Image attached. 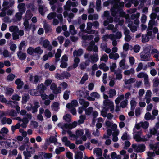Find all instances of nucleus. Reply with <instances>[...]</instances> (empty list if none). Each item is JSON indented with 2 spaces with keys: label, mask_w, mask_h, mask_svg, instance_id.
<instances>
[{
  "label": "nucleus",
  "mask_w": 159,
  "mask_h": 159,
  "mask_svg": "<svg viewBox=\"0 0 159 159\" xmlns=\"http://www.w3.org/2000/svg\"><path fill=\"white\" fill-rule=\"evenodd\" d=\"M131 145L130 142L128 140H126L125 142V146L124 148L125 149H127Z\"/></svg>",
  "instance_id": "603ef678"
},
{
  "label": "nucleus",
  "mask_w": 159,
  "mask_h": 159,
  "mask_svg": "<svg viewBox=\"0 0 159 159\" xmlns=\"http://www.w3.org/2000/svg\"><path fill=\"white\" fill-rule=\"evenodd\" d=\"M59 43L60 44H62L64 41V38L63 36H59L57 38Z\"/></svg>",
  "instance_id": "774afa93"
},
{
  "label": "nucleus",
  "mask_w": 159,
  "mask_h": 159,
  "mask_svg": "<svg viewBox=\"0 0 159 159\" xmlns=\"http://www.w3.org/2000/svg\"><path fill=\"white\" fill-rule=\"evenodd\" d=\"M55 77L59 80H62L64 79V76L61 75V73L60 74L57 73L55 75Z\"/></svg>",
  "instance_id": "052dcab7"
},
{
  "label": "nucleus",
  "mask_w": 159,
  "mask_h": 159,
  "mask_svg": "<svg viewBox=\"0 0 159 159\" xmlns=\"http://www.w3.org/2000/svg\"><path fill=\"white\" fill-rule=\"evenodd\" d=\"M15 77L14 74L12 73L9 74L7 76V80L8 81H12Z\"/></svg>",
  "instance_id": "393cba45"
},
{
  "label": "nucleus",
  "mask_w": 159,
  "mask_h": 159,
  "mask_svg": "<svg viewBox=\"0 0 159 159\" xmlns=\"http://www.w3.org/2000/svg\"><path fill=\"white\" fill-rule=\"evenodd\" d=\"M83 155L82 152H80L75 156V159H82L83 157Z\"/></svg>",
  "instance_id": "473e14b6"
},
{
  "label": "nucleus",
  "mask_w": 159,
  "mask_h": 159,
  "mask_svg": "<svg viewBox=\"0 0 159 159\" xmlns=\"http://www.w3.org/2000/svg\"><path fill=\"white\" fill-rule=\"evenodd\" d=\"M15 83L17 85L16 88L18 90L21 89L24 84V82L20 78L16 79L15 81Z\"/></svg>",
  "instance_id": "20e7f679"
},
{
  "label": "nucleus",
  "mask_w": 159,
  "mask_h": 159,
  "mask_svg": "<svg viewBox=\"0 0 159 159\" xmlns=\"http://www.w3.org/2000/svg\"><path fill=\"white\" fill-rule=\"evenodd\" d=\"M136 80L135 78H130L129 80H126L125 81V84H130L134 83Z\"/></svg>",
  "instance_id": "5701e85b"
},
{
  "label": "nucleus",
  "mask_w": 159,
  "mask_h": 159,
  "mask_svg": "<svg viewBox=\"0 0 159 159\" xmlns=\"http://www.w3.org/2000/svg\"><path fill=\"white\" fill-rule=\"evenodd\" d=\"M93 109L92 107H89L86 109L85 111V114L88 116L91 115L93 111Z\"/></svg>",
  "instance_id": "cd10ccee"
},
{
  "label": "nucleus",
  "mask_w": 159,
  "mask_h": 159,
  "mask_svg": "<svg viewBox=\"0 0 159 159\" xmlns=\"http://www.w3.org/2000/svg\"><path fill=\"white\" fill-rule=\"evenodd\" d=\"M128 104V100L127 99L122 101L120 104V106L122 108H125L126 107Z\"/></svg>",
  "instance_id": "7c9ffc66"
},
{
  "label": "nucleus",
  "mask_w": 159,
  "mask_h": 159,
  "mask_svg": "<svg viewBox=\"0 0 159 159\" xmlns=\"http://www.w3.org/2000/svg\"><path fill=\"white\" fill-rule=\"evenodd\" d=\"M89 45L93 47V51L95 52H98V48L97 46L95 45V43L92 40L90 42Z\"/></svg>",
  "instance_id": "dca6fc26"
},
{
  "label": "nucleus",
  "mask_w": 159,
  "mask_h": 159,
  "mask_svg": "<svg viewBox=\"0 0 159 159\" xmlns=\"http://www.w3.org/2000/svg\"><path fill=\"white\" fill-rule=\"evenodd\" d=\"M108 60V57L107 55L105 54L104 55L102 56L101 58L100 59V60L101 61H103L105 62H106Z\"/></svg>",
  "instance_id": "6e6d98bb"
},
{
  "label": "nucleus",
  "mask_w": 159,
  "mask_h": 159,
  "mask_svg": "<svg viewBox=\"0 0 159 159\" xmlns=\"http://www.w3.org/2000/svg\"><path fill=\"white\" fill-rule=\"evenodd\" d=\"M90 95L93 98H100V95L97 92H93L91 93Z\"/></svg>",
  "instance_id": "c9c22d12"
},
{
  "label": "nucleus",
  "mask_w": 159,
  "mask_h": 159,
  "mask_svg": "<svg viewBox=\"0 0 159 159\" xmlns=\"http://www.w3.org/2000/svg\"><path fill=\"white\" fill-rule=\"evenodd\" d=\"M62 142L65 143V145L67 147H69L71 144L70 142L68 140L67 137L66 136H64L62 138Z\"/></svg>",
  "instance_id": "9d476101"
},
{
  "label": "nucleus",
  "mask_w": 159,
  "mask_h": 159,
  "mask_svg": "<svg viewBox=\"0 0 159 159\" xmlns=\"http://www.w3.org/2000/svg\"><path fill=\"white\" fill-rule=\"evenodd\" d=\"M148 75L146 73L143 72H140L137 75V77L139 78H141L143 77L145 78V77H147Z\"/></svg>",
  "instance_id": "49530a36"
},
{
  "label": "nucleus",
  "mask_w": 159,
  "mask_h": 159,
  "mask_svg": "<svg viewBox=\"0 0 159 159\" xmlns=\"http://www.w3.org/2000/svg\"><path fill=\"white\" fill-rule=\"evenodd\" d=\"M112 38L113 39H120L122 36L121 33L120 32L117 31L115 35L113 34L111 35Z\"/></svg>",
  "instance_id": "412c9836"
},
{
  "label": "nucleus",
  "mask_w": 159,
  "mask_h": 159,
  "mask_svg": "<svg viewBox=\"0 0 159 159\" xmlns=\"http://www.w3.org/2000/svg\"><path fill=\"white\" fill-rule=\"evenodd\" d=\"M128 137H129V136L128 135L127 132H125L123 135L121 137V139L123 140H126L127 139H129Z\"/></svg>",
  "instance_id": "a18cd8bd"
},
{
  "label": "nucleus",
  "mask_w": 159,
  "mask_h": 159,
  "mask_svg": "<svg viewBox=\"0 0 159 159\" xmlns=\"http://www.w3.org/2000/svg\"><path fill=\"white\" fill-rule=\"evenodd\" d=\"M8 115L12 116H16L17 115V113L16 111L12 109L8 113Z\"/></svg>",
  "instance_id": "ea45409f"
},
{
  "label": "nucleus",
  "mask_w": 159,
  "mask_h": 159,
  "mask_svg": "<svg viewBox=\"0 0 159 159\" xmlns=\"http://www.w3.org/2000/svg\"><path fill=\"white\" fill-rule=\"evenodd\" d=\"M20 97L17 94H15L12 95L11 99L14 100L18 101L20 100Z\"/></svg>",
  "instance_id": "e433bc0d"
},
{
  "label": "nucleus",
  "mask_w": 159,
  "mask_h": 159,
  "mask_svg": "<svg viewBox=\"0 0 159 159\" xmlns=\"http://www.w3.org/2000/svg\"><path fill=\"white\" fill-rule=\"evenodd\" d=\"M153 87H157L159 84V80L158 78H155L153 80Z\"/></svg>",
  "instance_id": "bb28decb"
},
{
  "label": "nucleus",
  "mask_w": 159,
  "mask_h": 159,
  "mask_svg": "<svg viewBox=\"0 0 159 159\" xmlns=\"http://www.w3.org/2000/svg\"><path fill=\"white\" fill-rule=\"evenodd\" d=\"M9 31L11 32H17L19 31V28L17 26H11L10 27Z\"/></svg>",
  "instance_id": "4be33fe9"
},
{
  "label": "nucleus",
  "mask_w": 159,
  "mask_h": 159,
  "mask_svg": "<svg viewBox=\"0 0 159 159\" xmlns=\"http://www.w3.org/2000/svg\"><path fill=\"white\" fill-rule=\"evenodd\" d=\"M116 68V63H113L112 66H110V70L111 72H114L116 74V71L115 70V69Z\"/></svg>",
  "instance_id": "2f4dec72"
},
{
  "label": "nucleus",
  "mask_w": 159,
  "mask_h": 159,
  "mask_svg": "<svg viewBox=\"0 0 159 159\" xmlns=\"http://www.w3.org/2000/svg\"><path fill=\"white\" fill-rule=\"evenodd\" d=\"M23 154L25 156V159H29L28 157H31V154L30 153V152L24 151L23 152Z\"/></svg>",
  "instance_id": "4c0bfd02"
},
{
  "label": "nucleus",
  "mask_w": 159,
  "mask_h": 159,
  "mask_svg": "<svg viewBox=\"0 0 159 159\" xmlns=\"http://www.w3.org/2000/svg\"><path fill=\"white\" fill-rule=\"evenodd\" d=\"M63 118L64 120H65L67 122H70L71 121L70 116L68 114H67L65 116H64L63 117Z\"/></svg>",
  "instance_id": "b1692460"
},
{
  "label": "nucleus",
  "mask_w": 159,
  "mask_h": 159,
  "mask_svg": "<svg viewBox=\"0 0 159 159\" xmlns=\"http://www.w3.org/2000/svg\"><path fill=\"white\" fill-rule=\"evenodd\" d=\"M52 157V154L51 153H45V155H44V157L46 159H50Z\"/></svg>",
  "instance_id": "13d9d810"
},
{
  "label": "nucleus",
  "mask_w": 159,
  "mask_h": 159,
  "mask_svg": "<svg viewBox=\"0 0 159 159\" xmlns=\"http://www.w3.org/2000/svg\"><path fill=\"white\" fill-rule=\"evenodd\" d=\"M90 59L92 63H95L98 60V55L95 54H93V55H91L90 57Z\"/></svg>",
  "instance_id": "f8f14e48"
},
{
  "label": "nucleus",
  "mask_w": 159,
  "mask_h": 159,
  "mask_svg": "<svg viewBox=\"0 0 159 159\" xmlns=\"http://www.w3.org/2000/svg\"><path fill=\"white\" fill-rule=\"evenodd\" d=\"M43 7L42 5H39L38 8V11L42 15L44 14V12Z\"/></svg>",
  "instance_id": "c03bdc74"
},
{
  "label": "nucleus",
  "mask_w": 159,
  "mask_h": 159,
  "mask_svg": "<svg viewBox=\"0 0 159 159\" xmlns=\"http://www.w3.org/2000/svg\"><path fill=\"white\" fill-rule=\"evenodd\" d=\"M37 88L40 90V93H44V91L46 89V87L43 83L39 84L38 85Z\"/></svg>",
  "instance_id": "1a4fd4ad"
},
{
  "label": "nucleus",
  "mask_w": 159,
  "mask_h": 159,
  "mask_svg": "<svg viewBox=\"0 0 159 159\" xmlns=\"http://www.w3.org/2000/svg\"><path fill=\"white\" fill-rule=\"evenodd\" d=\"M116 90L114 89H111L109 91V94H110V98H112L116 94Z\"/></svg>",
  "instance_id": "c85d7f7f"
},
{
  "label": "nucleus",
  "mask_w": 159,
  "mask_h": 159,
  "mask_svg": "<svg viewBox=\"0 0 159 159\" xmlns=\"http://www.w3.org/2000/svg\"><path fill=\"white\" fill-rule=\"evenodd\" d=\"M104 105L106 107H111V105H112L113 103L109 99L105 100L103 101Z\"/></svg>",
  "instance_id": "2eb2a0df"
},
{
  "label": "nucleus",
  "mask_w": 159,
  "mask_h": 159,
  "mask_svg": "<svg viewBox=\"0 0 159 159\" xmlns=\"http://www.w3.org/2000/svg\"><path fill=\"white\" fill-rule=\"evenodd\" d=\"M22 14L20 12L17 13L16 14L15 16L18 20H20L21 19Z\"/></svg>",
  "instance_id": "680f3d73"
},
{
  "label": "nucleus",
  "mask_w": 159,
  "mask_h": 159,
  "mask_svg": "<svg viewBox=\"0 0 159 159\" xmlns=\"http://www.w3.org/2000/svg\"><path fill=\"white\" fill-rule=\"evenodd\" d=\"M40 77L37 75L33 76L32 74L30 75L29 77V81L32 83L36 84L39 81Z\"/></svg>",
  "instance_id": "7ed1b4c3"
},
{
  "label": "nucleus",
  "mask_w": 159,
  "mask_h": 159,
  "mask_svg": "<svg viewBox=\"0 0 159 159\" xmlns=\"http://www.w3.org/2000/svg\"><path fill=\"white\" fill-rule=\"evenodd\" d=\"M27 52L28 54L32 55L34 52V49L32 47H30L28 48Z\"/></svg>",
  "instance_id": "79ce46f5"
},
{
  "label": "nucleus",
  "mask_w": 159,
  "mask_h": 159,
  "mask_svg": "<svg viewBox=\"0 0 159 159\" xmlns=\"http://www.w3.org/2000/svg\"><path fill=\"white\" fill-rule=\"evenodd\" d=\"M44 114L45 116L47 118H49L51 116V113L50 111L48 109H46L44 111Z\"/></svg>",
  "instance_id": "58836bf2"
},
{
  "label": "nucleus",
  "mask_w": 159,
  "mask_h": 159,
  "mask_svg": "<svg viewBox=\"0 0 159 159\" xmlns=\"http://www.w3.org/2000/svg\"><path fill=\"white\" fill-rule=\"evenodd\" d=\"M23 25L25 26V27L26 29H29L31 28V27L29 26L28 20H26L24 22Z\"/></svg>",
  "instance_id": "864d4df0"
},
{
  "label": "nucleus",
  "mask_w": 159,
  "mask_h": 159,
  "mask_svg": "<svg viewBox=\"0 0 159 159\" xmlns=\"http://www.w3.org/2000/svg\"><path fill=\"white\" fill-rule=\"evenodd\" d=\"M33 16V15L31 10L30 9H28L25 14L26 19L27 20H29L31 19Z\"/></svg>",
  "instance_id": "9b49d317"
},
{
  "label": "nucleus",
  "mask_w": 159,
  "mask_h": 159,
  "mask_svg": "<svg viewBox=\"0 0 159 159\" xmlns=\"http://www.w3.org/2000/svg\"><path fill=\"white\" fill-rule=\"evenodd\" d=\"M110 4L113 5V6H116V5H117V2L116 0H108V1L104 2L103 5L105 7H107Z\"/></svg>",
  "instance_id": "423d86ee"
},
{
  "label": "nucleus",
  "mask_w": 159,
  "mask_h": 159,
  "mask_svg": "<svg viewBox=\"0 0 159 159\" xmlns=\"http://www.w3.org/2000/svg\"><path fill=\"white\" fill-rule=\"evenodd\" d=\"M0 101L2 103H6L7 101L6 98L4 97L3 95H0Z\"/></svg>",
  "instance_id": "5fc2aeb1"
},
{
  "label": "nucleus",
  "mask_w": 159,
  "mask_h": 159,
  "mask_svg": "<svg viewBox=\"0 0 159 159\" xmlns=\"http://www.w3.org/2000/svg\"><path fill=\"white\" fill-rule=\"evenodd\" d=\"M30 96L28 94H25L22 97V104H25L29 99Z\"/></svg>",
  "instance_id": "ddd939ff"
},
{
  "label": "nucleus",
  "mask_w": 159,
  "mask_h": 159,
  "mask_svg": "<svg viewBox=\"0 0 159 159\" xmlns=\"http://www.w3.org/2000/svg\"><path fill=\"white\" fill-rule=\"evenodd\" d=\"M28 8H30L31 10L33 11H34L36 10V8H35V6L32 3H29L28 4Z\"/></svg>",
  "instance_id": "0e129e2a"
},
{
  "label": "nucleus",
  "mask_w": 159,
  "mask_h": 159,
  "mask_svg": "<svg viewBox=\"0 0 159 159\" xmlns=\"http://www.w3.org/2000/svg\"><path fill=\"white\" fill-rule=\"evenodd\" d=\"M17 56L21 60H25L26 57V53H24L21 52V51H19L17 52Z\"/></svg>",
  "instance_id": "0eeeda50"
},
{
  "label": "nucleus",
  "mask_w": 159,
  "mask_h": 159,
  "mask_svg": "<svg viewBox=\"0 0 159 159\" xmlns=\"http://www.w3.org/2000/svg\"><path fill=\"white\" fill-rule=\"evenodd\" d=\"M94 152L96 153V154L99 156H102V150L99 148H95L94 149Z\"/></svg>",
  "instance_id": "f3484780"
},
{
  "label": "nucleus",
  "mask_w": 159,
  "mask_h": 159,
  "mask_svg": "<svg viewBox=\"0 0 159 159\" xmlns=\"http://www.w3.org/2000/svg\"><path fill=\"white\" fill-rule=\"evenodd\" d=\"M83 53V51L82 49H80L78 50H75L73 52V54L74 56H80Z\"/></svg>",
  "instance_id": "4468645a"
},
{
  "label": "nucleus",
  "mask_w": 159,
  "mask_h": 159,
  "mask_svg": "<svg viewBox=\"0 0 159 159\" xmlns=\"http://www.w3.org/2000/svg\"><path fill=\"white\" fill-rule=\"evenodd\" d=\"M57 14L55 12H52L48 14L47 16V18L49 20H51L52 19L55 17L56 16Z\"/></svg>",
  "instance_id": "a878e982"
},
{
  "label": "nucleus",
  "mask_w": 159,
  "mask_h": 159,
  "mask_svg": "<svg viewBox=\"0 0 159 159\" xmlns=\"http://www.w3.org/2000/svg\"><path fill=\"white\" fill-rule=\"evenodd\" d=\"M61 75L64 76V78L68 79L69 77H71V75L70 73L67 71H63L61 73Z\"/></svg>",
  "instance_id": "c756f323"
},
{
  "label": "nucleus",
  "mask_w": 159,
  "mask_h": 159,
  "mask_svg": "<svg viewBox=\"0 0 159 159\" xmlns=\"http://www.w3.org/2000/svg\"><path fill=\"white\" fill-rule=\"evenodd\" d=\"M141 114L140 109L139 107H137L135 110V114L136 116H139Z\"/></svg>",
  "instance_id": "e2e57ef3"
},
{
  "label": "nucleus",
  "mask_w": 159,
  "mask_h": 159,
  "mask_svg": "<svg viewBox=\"0 0 159 159\" xmlns=\"http://www.w3.org/2000/svg\"><path fill=\"white\" fill-rule=\"evenodd\" d=\"M88 79V76L87 75H84L82 78L81 80L80 81V83L81 84H83Z\"/></svg>",
  "instance_id": "de8ad7c7"
},
{
  "label": "nucleus",
  "mask_w": 159,
  "mask_h": 159,
  "mask_svg": "<svg viewBox=\"0 0 159 159\" xmlns=\"http://www.w3.org/2000/svg\"><path fill=\"white\" fill-rule=\"evenodd\" d=\"M43 52V50L41 49L40 46L37 47L34 49V52L39 55L41 54Z\"/></svg>",
  "instance_id": "a211bd4d"
},
{
  "label": "nucleus",
  "mask_w": 159,
  "mask_h": 159,
  "mask_svg": "<svg viewBox=\"0 0 159 159\" xmlns=\"http://www.w3.org/2000/svg\"><path fill=\"white\" fill-rule=\"evenodd\" d=\"M43 46L45 48H47L49 51L52 50V46L50 44V42L47 39L43 41Z\"/></svg>",
  "instance_id": "39448f33"
},
{
  "label": "nucleus",
  "mask_w": 159,
  "mask_h": 159,
  "mask_svg": "<svg viewBox=\"0 0 159 159\" xmlns=\"http://www.w3.org/2000/svg\"><path fill=\"white\" fill-rule=\"evenodd\" d=\"M64 127L66 129H71L73 128L71 123H65L64 125Z\"/></svg>",
  "instance_id": "4d7b16f0"
},
{
  "label": "nucleus",
  "mask_w": 159,
  "mask_h": 159,
  "mask_svg": "<svg viewBox=\"0 0 159 159\" xmlns=\"http://www.w3.org/2000/svg\"><path fill=\"white\" fill-rule=\"evenodd\" d=\"M133 49L134 52L135 53H138L140 51V47L138 45H135L134 46Z\"/></svg>",
  "instance_id": "f704fd0d"
},
{
  "label": "nucleus",
  "mask_w": 159,
  "mask_h": 159,
  "mask_svg": "<svg viewBox=\"0 0 159 159\" xmlns=\"http://www.w3.org/2000/svg\"><path fill=\"white\" fill-rule=\"evenodd\" d=\"M151 117V114L150 112H147L145 115V118L146 120H150V117Z\"/></svg>",
  "instance_id": "338daca9"
},
{
  "label": "nucleus",
  "mask_w": 159,
  "mask_h": 159,
  "mask_svg": "<svg viewBox=\"0 0 159 159\" xmlns=\"http://www.w3.org/2000/svg\"><path fill=\"white\" fill-rule=\"evenodd\" d=\"M151 47L148 46L145 47L143 51L140 53L141 60L144 61H148L149 60L151 57L150 51Z\"/></svg>",
  "instance_id": "f257e3e1"
},
{
  "label": "nucleus",
  "mask_w": 159,
  "mask_h": 159,
  "mask_svg": "<svg viewBox=\"0 0 159 159\" xmlns=\"http://www.w3.org/2000/svg\"><path fill=\"white\" fill-rule=\"evenodd\" d=\"M20 126L21 125L20 123H17L15 125H12L11 127V129L13 133H14L15 130L16 129H19Z\"/></svg>",
  "instance_id": "6ab92c4d"
},
{
  "label": "nucleus",
  "mask_w": 159,
  "mask_h": 159,
  "mask_svg": "<svg viewBox=\"0 0 159 159\" xmlns=\"http://www.w3.org/2000/svg\"><path fill=\"white\" fill-rule=\"evenodd\" d=\"M149 40V37L147 35L142 36V42L143 43H145L148 42Z\"/></svg>",
  "instance_id": "72a5a7b5"
},
{
  "label": "nucleus",
  "mask_w": 159,
  "mask_h": 159,
  "mask_svg": "<svg viewBox=\"0 0 159 159\" xmlns=\"http://www.w3.org/2000/svg\"><path fill=\"white\" fill-rule=\"evenodd\" d=\"M49 141L51 143H55L57 142V139L54 136L50 137L49 138Z\"/></svg>",
  "instance_id": "8fccbe9b"
},
{
  "label": "nucleus",
  "mask_w": 159,
  "mask_h": 159,
  "mask_svg": "<svg viewBox=\"0 0 159 159\" xmlns=\"http://www.w3.org/2000/svg\"><path fill=\"white\" fill-rule=\"evenodd\" d=\"M115 6L114 5L111 9V16L113 17H121L122 12L118 10L116 11V8Z\"/></svg>",
  "instance_id": "f03ea898"
},
{
  "label": "nucleus",
  "mask_w": 159,
  "mask_h": 159,
  "mask_svg": "<svg viewBox=\"0 0 159 159\" xmlns=\"http://www.w3.org/2000/svg\"><path fill=\"white\" fill-rule=\"evenodd\" d=\"M61 49H58L57 50V52L55 54L56 58H59L61 56Z\"/></svg>",
  "instance_id": "a19ab883"
},
{
  "label": "nucleus",
  "mask_w": 159,
  "mask_h": 159,
  "mask_svg": "<svg viewBox=\"0 0 159 159\" xmlns=\"http://www.w3.org/2000/svg\"><path fill=\"white\" fill-rule=\"evenodd\" d=\"M143 67V65L142 63H139L138 64L137 67L136 69V71L138 72L140 71L142 69Z\"/></svg>",
  "instance_id": "bf43d9fd"
},
{
  "label": "nucleus",
  "mask_w": 159,
  "mask_h": 159,
  "mask_svg": "<svg viewBox=\"0 0 159 159\" xmlns=\"http://www.w3.org/2000/svg\"><path fill=\"white\" fill-rule=\"evenodd\" d=\"M25 44L26 43L25 41H23L21 42L19 46V51L22 50V48L25 45Z\"/></svg>",
  "instance_id": "3c124183"
},
{
  "label": "nucleus",
  "mask_w": 159,
  "mask_h": 159,
  "mask_svg": "<svg viewBox=\"0 0 159 159\" xmlns=\"http://www.w3.org/2000/svg\"><path fill=\"white\" fill-rule=\"evenodd\" d=\"M66 156L69 159H73V154L70 151L67 152Z\"/></svg>",
  "instance_id": "69168bd1"
},
{
  "label": "nucleus",
  "mask_w": 159,
  "mask_h": 159,
  "mask_svg": "<svg viewBox=\"0 0 159 159\" xmlns=\"http://www.w3.org/2000/svg\"><path fill=\"white\" fill-rule=\"evenodd\" d=\"M14 92L13 89L11 88H7L6 89L5 94L9 96L11 95Z\"/></svg>",
  "instance_id": "aec40b11"
},
{
  "label": "nucleus",
  "mask_w": 159,
  "mask_h": 159,
  "mask_svg": "<svg viewBox=\"0 0 159 159\" xmlns=\"http://www.w3.org/2000/svg\"><path fill=\"white\" fill-rule=\"evenodd\" d=\"M84 132L83 130H77L76 131V136L77 137L82 136Z\"/></svg>",
  "instance_id": "37998d69"
},
{
  "label": "nucleus",
  "mask_w": 159,
  "mask_h": 159,
  "mask_svg": "<svg viewBox=\"0 0 159 159\" xmlns=\"http://www.w3.org/2000/svg\"><path fill=\"white\" fill-rule=\"evenodd\" d=\"M149 126V123L148 122H145L141 124V126L143 129H146Z\"/></svg>",
  "instance_id": "09e8293b"
},
{
  "label": "nucleus",
  "mask_w": 159,
  "mask_h": 159,
  "mask_svg": "<svg viewBox=\"0 0 159 159\" xmlns=\"http://www.w3.org/2000/svg\"><path fill=\"white\" fill-rule=\"evenodd\" d=\"M146 147L144 144H139L137 146L136 152H142L145 150Z\"/></svg>",
  "instance_id": "6e6552de"
}]
</instances>
